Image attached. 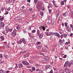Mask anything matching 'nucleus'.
Masks as SVG:
<instances>
[{"label": "nucleus", "instance_id": "62", "mask_svg": "<svg viewBox=\"0 0 73 73\" xmlns=\"http://www.w3.org/2000/svg\"><path fill=\"white\" fill-rule=\"evenodd\" d=\"M9 12L8 11H7L5 13V15H7V14H8Z\"/></svg>", "mask_w": 73, "mask_h": 73}, {"label": "nucleus", "instance_id": "47", "mask_svg": "<svg viewBox=\"0 0 73 73\" xmlns=\"http://www.w3.org/2000/svg\"><path fill=\"white\" fill-rule=\"evenodd\" d=\"M40 54L41 55H42V56H44V54L43 53L41 52L40 53Z\"/></svg>", "mask_w": 73, "mask_h": 73}, {"label": "nucleus", "instance_id": "55", "mask_svg": "<svg viewBox=\"0 0 73 73\" xmlns=\"http://www.w3.org/2000/svg\"><path fill=\"white\" fill-rule=\"evenodd\" d=\"M23 13H25V12H26V11L25 10H24L23 11Z\"/></svg>", "mask_w": 73, "mask_h": 73}, {"label": "nucleus", "instance_id": "1", "mask_svg": "<svg viewBox=\"0 0 73 73\" xmlns=\"http://www.w3.org/2000/svg\"><path fill=\"white\" fill-rule=\"evenodd\" d=\"M62 41H65V40H62L61 39H59V44L61 46H62L63 45V42Z\"/></svg>", "mask_w": 73, "mask_h": 73}, {"label": "nucleus", "instance_id": "53", "mask_svg": "<svg viewBox=\"0 0 73 73\" xmlns=\"http://www.w3.org/2000/svg\"><path fill=\"white\" fill-rule=\"evenodd\" d=\"M13 69V67H11L9 68V70H11V69Z\"/></svg>", "mask_w": 73, "mask_h": 73}, {"label": "nucleus", "instance_id": "37", "mask_svg": "<svg viewBox=\"0 0 73 73\" xmlns=\"http://www.w3.org/2000/svg\"><path fill=\"white\" fill-rule=\"evenodd\" d=\"M48 11L49 13H51V12H52V10L48 9Z\"/></svg>", "mask_w": 73, "mask_h": 73}, {"label": "nucleus", "instance_id": "26", "mask_svg": "<svg viewBox=\"0 0 73 73\" xmlns=\"http://www.w3.org/2000/svg\"><path fill=\"white\" fill-rule=\"evenodd\" d=\"M16 32H17V31L16 30V29H14L13 32H12V33H16Z\"/></svg>", "mask_w": 73, "mask_h": 73}, {"label": "nucleus", "instance_id": "21", "mask_svg": "<svg viewBox=\"0 0 73 73\" xmlns=\"http://www.w3.org/2000/svg\"><path fill=\"white\" fill-rule=\"evenodd\" d=\"M42 47V46H38L37 47V49H41Z\"/></svg>", "mask_w": 73, "mask_h": 73}, {"label": "nucleus", "instance_id": "29", "mask_svg": "<svg viewBox=\"0 0 73 73\" xmlns=\"http://www.w3.org/2000/svg\"><path fill=\"white\" fill-rule=\"evenodd\" d=\"M61 4L62 5H64V1H62L61 2Z\"/></svg>", "mask_w": 73, "mask_h": 73}, {"label": "nucleus", "instance_id": "34", "mask_svg": "<svg viewBox=\"0 0 73 73\" xmlns=\"http://www.w3.org/2000/svg\"><path fill=\"white\" fill-rule=\"evenodd\" d=\"M13 30V28H11L10 29H8L9 31H10V32H11Z\"/></svg>", "mask_w": 73, "mask_h": 73}, {"label": "nucleus", "instance_id": "64", "mask_svg": "<svg viewBox=\"0 0 73 73\" xmlns=\"http://www.w3.org/2000/svg\"><path fill=\"white\" fill-rule=\"evenodd\" d=\"M9 72V71H7L6 72V73H8Z\"/></svg>", "mask_w": 73, "mask_h": 73}, {"label": "nucleus", "instance_id": "56", "mask_svg": "<svg viewBox=\"0 0 73 73\" xmlns=\"http://www.w3.org/2000/svg\"><path fill=\"white\" fill-rule=\"evenodd\" d=\"M42 62L44 63L45 62V60H42L41 61Z\"/></svg>", "mask_w": 73, "mask_h": 73}, {"label": "nucleus", "instance_id": "9", "mask_svg": "<svg viewBox=\"0 0 73 73\" xmlns=\"http://www.w3.org/2000/svg\"><path fill=\"white\" fill-rule=\"evenodd\" d=\"M5 25L4 23L2 22H1L0 23V27H4Z\"/></svg>", "mask_w": 73, "mask_h": 73}, {"label": "nucleus", "instance_id": "27", "mask_svg": "<svg viewBox=\"0 0 73 73\" xmlns=\"http://www.w3.org/2000/svg\"><path fill=\"white\" fill-rule=\"evenodd\" d=\"M59 20H61V19H62V15H60L59 17Z\"/></svg>", "mask_w": 73, "mask_h": 73}, {"label": "nucleus", "instance_id": "17", "mask_svg": "<svg viewBox=\"0 0 73 73\" xmlns=\"http://www.w3.org/2000/svg\"><path fill=\"white\" fill-rule=\"evenodd\" d=\"M59 72L60 73H64V70L63 69L60 70H59Z\"/></svg>", "mask_w": 73, "mask_h": 73}, {"label": "nucleus", "instance_id": "57", "mask_svg": "<svg viewBox=\"0 0 73 73\" xmlns=\"http://www.w3.org/2000/svg\"><path fill=\"white\" fill-rule=\"evenodd\" d=\"M55 50V49L54 48H53L52 49V52H54V51Z\"/></svg>", "mask_w": 73, "mask_h": 73}, {"label": "nucleus", "instance_id": "45", "mask_svg": "<svg viewBox=\"0 0 73 73\" xmlns=\"http://www.w3.org/2000/svg\"><path fill=\"white\" fill-rule=\"evenodd\" d=\"M4 19L3 17H2L0 19V20H1V21H3Z\"/></svg>", "mask_w": 73, "mask_h": 73}, {"label": "nucleus", "instance_id": "32", "mask_svg": "<svg viewBox=\"0 0 73 73\" xmlns=\"http://www.w3.org/2000/svg\"><path fill=\"white\" fill-rule=\"evenodd\" d=\"M9 29V27H8L6 26L5 27V30H8Z\"/></svg>", "mask_w": 73, "mask_h": 73}, {"label": "nucleus", "instance_id": "6", "mask_svg": "<svg viewBox=\"0 0 73 73\" xmlns=\"http://www.w3.org/2000/svg\"><path fill=\"white\" fill-rule=\"evenodd\" d=\"M65 70L66 73H70V70L68 68H66L65 69Z\"/></svg>", "mask_w": 73, "mask_h": 73}, {"label": "nucleus", "instance_id": "20", "mask_svg": "<svg viewBox=\"0 0 73 73\" xmlns=\"http://www.w3.org/2000/svg\"><path fill=\"white\" fill-rule=\"evenodd\" d=\"M12 35L13 37H15V36L16 35V33H12Z\"/></svg>", "mask_w": 73, "mask_h": 73}, {"label": "nucleus", "instance_id": "13", "mask_svg": "<svg viewBox=\"0 0 73 73\" xmlns=\"http://www.w3.org/2000/svg\"><path fill=\"white\" fill-rule=\"evenodd\" d=\"M23 67V64H19V68H22Z\"/></svg>", "mask_w": 73, "mask_h": 73}, {"label": "nucleus", "instance_id": "8", "mask_svg": "<svg viewBox=\"0 0 73 73\" xmlns=\"http://www.w3.org/2000/svg\"><path fill=\"white\" fill-rule=\"evenodd\" d=\"M44 59L46 61H49V57L47 56H45L44 57Z\"/></svg>", "mask_w": 73, "mask_h": 73}, {"label": "nucleus", "instance_id": "60", "mask_svg": "<svg viewBox=\"0 0 73 73\" xmlns=\"http://www.w3.org/2000/svg\"><path fill=\"white\" fill-rule=\"evenodd\" d=\"M53 4L55 6H56V5L55 4V2L54 1L53 2Z\"/></svg>", "mask_w": 73, "mask_h": 73}, {"label": "nucleus", "instance_id": "49", "mask_svg": "<svg viewBox=\"0 0 73 73\" xmlns=\"http://www.w3.org/2000/svg\"><path fill=\"white\" fill-rule=\"evenodd\" d=\"M47 24V25H50V23L49 22H48Z\"/></svg>", "mask_w": 73, "mask_h": 73}, {"label": "nucleus", "instance_id": "16", "mask_svg": "<svg viewBox=\"0 0 73 73\" xmlns=\"http://www.w3.org/2000/svg\"><path fill=\"white\" fill-rule=\"evenodd\" d=\"M54 23V20L52 19L51 21V24H52V25H53Z\"/></svg>", "mask_w": 73, "mask_h": 73}, {"label": "nucleus", "instance_id": "10", "mask_svg": "<svg viewBox=\"0 0 73 73\" xmlns=\"http://www.w3.org/2000/svg\"><path fill=\"white\" fill-rule=\"evenodd\" d=\"M68 61L66 62H65V64L64 65V67H68Z\"/></svg>", "mask_w": 73, "mask_h": 73}, {"label": "nucleus", "instance_id": "18", "mask_svg": "<svg viewBox=\"0 0 73 73\" xmlns=\"http://www.w3.org/2000/svg\"><path fill=\"white\" fill-rule=\"evenodd\" d=\"M1 40H2V41H4V40L5 39L4 36H1Z\"/></svg>", "mask_w": 73, "mask_h": 73}, {"label": "nucleus", "instance_id": "24", "mask_svg": "<svg viewBox=\"0 0 73 73\" xmlns=\"http://www.w3.org/2000/svg\"><path fill=\"white\" fill-rule=\"evenodd\" d=\"M3 46V47H4V48H8V46H7V45H6V44H4Z\"/></svg>", "mask_w": 73, "mask_h": 73}, {"label": "nucleus", "instance_id": "22", "mask_svg": "<svg viewBox=\"0 0 73 73\" xmlns=\"http://www.w3.org/2000/svg\"><path fill=\"white\" fill-rule=\"evenodd\" d=\"M71 63L70 62L68 63V62H67V65H68V66H71Z\"/></svg>", "mask_w": 73, "mask_h": 73}, {"label": "nucleus", "instance_id": "25", "mask_svg": "<svg viewBox=\"0 0 73 73\" xmlns=\"http://www.w3.org/2000/svg\"><path fill=\"white\" fill-rule=\"evenodd\" d=\"M37 34H38V35H40V31H39L38 30H37Z\"/></svg>", "mask_w": 73, "mask_h": 73}, {"label": "nucleus", "instance_id": "48", "mask_svg": "<svg viewBox=\"0 0 73 73\" xmlns=\"http://www.w3.org/2000/svg\"><path fill=\"white\" fill-rule=\"evenodd\" d=\"M0 73H3V71L1 70H0Z\"/></svg>", "mask_w": 73, "mask_h": 73}, {"label": "nucleus", "instance_id": "46", "mask_svg": "<svg viewBox=\"0 0 73 73\" xmlns=\"http://www.w3.org/2000/svg\"><path fill=\"white\" fill-rule=\"evenodd\" d=\"M67 56L66 55H65L63 56L64 58H66V57Z\"/></svg>", "mask_w": 73, "mask_h": 73}, {"label": "nucleus", "instance_id": "44", "mask_svg": "<svg viewBox=\"0 0 73 73\" xmlns=\"http://www.w3.org/2000/svg\"><path fill=\"white\" fill-rule=\"evenodd\" d=\"M32 32L33 33H35V32H36V30H33L32 31Z\"/></svg>", "mask_w": 73, "mask_h": 73}, {"label": "nucleus", "instance_id": "2", "mask_svg": "<svg viewBox=\"0 0 73 73\" xmlns=\"http://www.w3.org/2000/svg\"><path fill=\"white\" fill-rule=\"evenodd\" d=\"M64 37V38H67V37H68V35L66 34H64L61 35L60 37L61 38H62Z\"/></svg>", "mask_w": 73, "mask_h": 73}, {"label": "nucleus", "instance_id": "28", "mask_svg": "<svg viewBox=\"0 0 73 73\" xmlns=\"http://www.w3.org/2000/svg\"><path fill=\"white\" fill-rule=\"evenodd\" d=\"M5 58L7 59L8 58H9V56H8L7 55H5Z\"/></svg>", "mask_w": 73, "mask_h": 73}, {"label": "nucleus", "instance_id": "23", "mask_svg": "<svg viewBox=\"0 0 73 73\" xmlns=\"http://www.w3.org/2000/svg\"><path fill=\"white\" fill-rule=\"evenodd\" d=\"M49 66H50L49 65L48 66H47L45 67V70H46L48 69H49Z\"/></svg>", "mask_w": 73, "mask_h": 73}, {"label": "nucleus", "instance_id": "54", "mask_svg": "<svg viewBox=\"0 0 73 73\" xmlns=\"http://www.w3.org/2000/svg\"><path fill=\"white\" fill-rule=\"evenodd\" d=\"M26 52V51H23L21 52V53H25Z\"/></svg>", "mask_w": 73, "mask_h": 73}, {"label": "nucleus", "instance_id": "41", "mask_svg": "<svg viewBox=\"0 0 73 73\" xmlns=\"http://www.w3.org/2000/svg\"><path fill=\"white\" fill-rule=\"evenodd\" d=\"M42 29L43 31H45V27L44 26L42 27Z\"/></svg>", "mask_w": 73, "mask_h": 73}, {"label": "nucleus", "instance_id": "59", "mask_svg": "<svg viewBox=\"0 0 73 73\" xmlns=\"http://www.w3.org/2000/svg\"><path fill=\"white\" fill-rule=\"evenodd\" d=\"M67 24H68V23H65V26H66V27L67 26Z\"/></svg>", "mask_w": 73, "mask_h": 73}, {"label": "nucleus", "instance_id": "5", "mask_svg": "<svg viewBox=\"0 0 73 73\" xmlns=\"http://www.w3.org/2000/svg\"><path fill=\"white\" fill-rule=\"evenodd\" d=\"M21 17H17L15 18L14 19V20L15 21H17L18 20H21Z\"/></svg>", "mask_w": 73, "mask_h": 73}, {"label": "nucleus", "instance_id": "52", "mask_svg": "<svg viewBox=\"0 0 73 73\" xmlns=\"http://www.w3.org/2000/svg\"><path fill=\"white\" fill-rule=\"evenodd\" d=\"M6 33H8L9 32V30H6Z\"/></svg>", "mask_w": 73, "mask_h": 73}, {"label": "nucleus", "instance_id": "38", "mask_svg": "<svg viewBox=\"0 0 73 73\" xmlns=\"http://www.w3.org/2000/svg\"><path fill=\"white\" fill-rule=\"evenodd\" d=\"M55 33H50V35H54Z\"/></svg>", "mask_w": 73, "mask_h": 73}, {"label": "nucleus", "instance_id": "31", "mask_svg": "<svg viewBox=\"0 0 73 73\" xmlns=\"http://www.w3.org/2000/svg\"><path fill=\"white\" fill-rule=\"evenodd\" d=\"M46 33L47 36H50V34L48 33V32H47Z\"/></svg>", "mask_w": 73, "mask_h": 73}, {"label": "nucleus", "instance_id": "33", "mask_svg": "<svg viewBox=\"0 0 73 73\" xmlns=\"http://www.w3.org/2000/svg\"><path fill=\"white\" fill-rule=\"evenodd\" d=\"M15 65L16 66H15V69H17L18 68V66H17V64H16Z\"/></svg>", "mask_w": 73, "mask_h": 73}, {"label": "nucleus", "instance_id": "50", "mask_svg": "<svg viewBox=\"0 0 73 73\" xmlns=\"http://www.w3.org/2000/svg\"><path fill=\"white\" fill-rule=\"evenodd\" d=\"M40 44V42H38L36 43V45H38V44Z\"/></svg>", "mask_w": 73, "mask_h": 73}, {"label": "nucleus", "instance_id": "40", "mask_svg": "<svg viewBox=\"0 0 73 73\" xmlns=\"http://www.w3.org/2000/svg\"><path fill=\"white\" fill-rule=\"evenodd\" d=\"M53 70H51V71L50 72L48 73H53Z\"/></svg>", "mask_w": 73, "mask_h": 73}, {"label": "nucleus", "instance_id": "39", "mask_svg": "<svg viewBox=\"0 0 73 73\" xmlns=\"http://www.w3.org/2000/svg\"><path fill=\"white\" fill-rule=\"evenodd\" d=\"M40 65H39L38 64H35V66H39Z\"/></svg>", "mask_w": 73, "mask_h": 73}, {"label": "nucleus", "instance_id": "43", "mask_svg": "<svg viewBox=\"0 0 73 73\" xmlns=\"http://www.w3.org/2000/svg\"><path fill=\"white\" fill-rule=\"evenodd\" d=\"M57 37H59V38L60 37V35H59V34L58 33L57 35Z\"/></svg>", "mask_w": 73, "mask_h": 73}, {"label": "nucleus", "instance_id": "30", "mask_svg": "<svg viewBox=\"0 0 73 73\" xmlns=\"http://www.w3.org/2000/svg\"><path fill=\"white\" fill-rule=\"evenodd\" d=\"M36 17L35 16V15H33V17H32V19H35Z\"/></svg>", "mask_w": 73, "mask_h": 73}, {"label": "nucleus", "instance_id": "4", "mask_svg": "<svg viewBox=\"0 0 73 73\" xmlns=\"http://www.w3.org/2000/svg\"><path fill=\"white\" fill-rule=\"evenodd\" d=\"M22 63L23 65H29V64L28 62L25 61H23Z\"/></svg>", "mask_w": 73, "mask_h": 73}, {"label": "nucleus", "instance_id": "19", "mask_svg": "<svg viewBox=\"0 0 73 73\" xmlns=\"http://www.w3.org/2000/svg\"><path fill=\"white\" fill-rule=\"evenodd\" d=\"M40 14L41 16H43L44 15V12L42 11H41L40 13Z\"/></svg>", "mask_w": 73, "mask_h": 73}, {"label": "nucleus", "instance_id": "58", "mask_svg": "<svg viewBox=\"0 0 73 73\" xmlns=\"http://www.w3.org/2000/svg\"><path fill=\"white\" fill-rule=\"evenodd\" d=\"M71 64H73V60H72L71 61Z\"/></svg>", "mask_w": 73, "mask_h": 73}, {"label": "nucleus", "instance_id": "36", "mask_svg": "<svg viewBox=\"0 0 73 73\" xmlns=\"http://www.w3.org/2000/svg\"><path fill=\"white\" fill-rule=\"evenodd\" d=\"M32 70L33 71H34V70H35V67H33L32 68Z\"/></svg>", "mask_w": 73, "mask_h": 73}, {"label": "nucleus", "instance_id": "51", "mask_svg": "<svg viewBox=\"0 0 73 73\" xmlns=\"http://www.w3.org/2000/svg\"><path fill=\"white\" fill-rule=\"evenodd\" d=\"M10 9V7H8L7 9V11H9Z\"/></svg>", "mask_w": 73, "mask_h": 73}, {"label": "nucleus", "instance_id": "14", "mask_svg": "<svg viewBox=\"0 0 73 73\" xmlns=\"http://www.w3.org/2000/svg\"><path fill=\"white\" fill-rule=\"evenodd\" d=\"M22 42H23L24 44H26V42L25 41V39L24 38H23L22 40L21 41Z\"/></svg>", "mask_w": 73, "mask_h": 73}, {"label": "nucleus", "instance_id": "11", "mask_svg": "<svg viewBox=\"0 0 73 73\" xmlns=\"http://www.w3.org/2000/svg\"><path fill=\"white\" fill-rule=\"evenodd\" d=\"M63 15L64 17H66L68 16V13L67 12H66L65 13L63 14Z\"/></svg>", "mask_w": 73, "mask_h": 73}, {"label": "nucleus", "instance_id": "35", "mask_svg": "<svg viewBox=\"0 0 73 73\" xmlns=\"http://www.w3.org/2000/svg\"><path fill=\"white\" fill-rule=\"evenodd\" d=\"M58 34V33H55L54 35V36H57Z\"/></svg>", "mask_w": 73, "mask_h": 73}, {"label": "nucleus", "instance_id": "15", "mask_svg": "<svg viewBox=\"0 0 73 73\" xmlns=\"http://www.w3.org/2000/svg\"><path fill=\"white\" fill-rule=\"evenodd\" d=\"M7 3H11L12 2V1L11 0H7Z\"/></svg>", "mask_w": 73, "mask_h": 73}, {"label": "nucleus", "instance_id": "12", "mask_svg": "<svg viewBox=\"0 0 73 73\" xmlns=\"http://www.w3.org/2000/svg\"><path fill=\"white\" fill-rule=\"evenodd\" d=\"M38 36L39 37V38H42V36H43V34H40L38 35Z\"/></svg>", "mask_w": 73, "mask_h": 73}, {"label": "nucleus", "instance_id": "63", "mask_svg": "<svg viewBox=\"0 0 73 73\" xmlns=\"http://www.w3.org/2000/svg\"><path fill=\"white\" fill-rule=\"evenodd\" d=\"M73 34L72 33H71L70 35V36H73Z\"/></svg>", "mask_w": 73, "mask_h": 73}, {"label": "nucleus", "instance_id": "61", "mask_svg": "<svg viewBox=\"0 0 73 73\" xmlns=\"http://www.w3.org/2000/svg\"><path fill=\"white\" fill-rule=\"evenodd\" d=\"M29 62H30V63H32V62H33V61H32L30 60L29 61Z\"/></svg>", "mask_w": 73, "mask_h": 73}, {"label": "nucleus", "instance_id": "42", "mask_svg": "<svg viewBox=\"0 0 73 73\" xmlns=\"http://www.w3.org/2000/svg\"><path fill=\"white\" fill-rule=\"evenodd\" d=\"M39 28L40 30H41V29H42V26H41V27H39Z\"/></svg>", "mask_w": 73, "mask_h": 73}, {"label": "nucleus", "instance_id": "3", "mask_svg": "<svg viewBox=\"0 0 73 73\" xmlns=\"http://www.w3.org/2000/svg\"><path fill=\"white\" fill-rule=\"evenodd\" d=\"M41 5H38V6L37 7L38 11H40L41 9Z\"/></svg>", "mask_w": 73, "mask_h": 73}, {"label": "nucleus", "instance_id": "7", "mask_svg": "<svg viewBox=\"0 0 73 73\" xmlns=\"http://www.w3.org/2000/svg\"><path fill=\"white\" fill-rule=\"evenodd\" d=\"M66 31L68 32H71V29H70V27H69V26H67V27L66 28Z\"/></svg>", "mask_w": 73, "mask_h": 73}]
</instances>
